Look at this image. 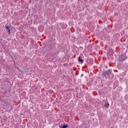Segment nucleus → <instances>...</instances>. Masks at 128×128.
I'll list each match as a JSON object with an SVG mask.
<instances>
[{"mask_svg": "<svg viewBox=\"0 0 128 128\" xmlns=\"http://www.w3.org/2000/svg\"><path fill=\"white\" fill-rule=\"evenodd\" d=\"M6 28L7 30H10V27H9L8 26H7L6 27Z\"/></svg>", "mask_w": 128, "mask_h": 128, "instance_id": "423d86ee", "label": "nucleus"}, {"mask_svg": "<svg viewBox=\"0 0 128 128\" xmlns=\"http://www.w3.org/2000/svg\"><path fill=\"white\" fill-rule=\"evenodd\" d=\"M126 57L124 56L121 55L119 57V60L120 62H124V60H126Z\"/></svg>", "mask_w": 128, "mask_h": 128, "instance_id": "f03ea898", "label": "nucleus"}, {"mask_svg": "<svg viewBox=\"0 0 128 128\" xmlns=\"http://www.w3.org/2000/svg\"><path fill=\"white\" fill-rule=\"evenodd\" d=\"M8 32H9V34H10V30H8Z\"/></svg>", "mask_w": 128, "mask_h": 128, "instance_id": "6e6552de", "label": "nucleus"}, {"mask_svg": "<svg viewBox=\"0 0 128 128\" xmlns=\"http://www.w3.org/2000/svg\"><path fill=\"white\" fill-rule=\"evenodd\" d=\"M83 76H84V74H82L81 76H80V77L82 78Z\"/></svg>", "mask_w": 128, "mask_h": 128, "instance_id": "0eeeda50", "label": "nucleus"}, {"mask_svg": "<svg viewBox=\"0 0 128 128\" xmlns=\"http://www.w3.org/2000/svg\"><path fill=\"white\" fill-rule=\"evenodd\" d=\"M78 62H84V60H82L80 58V56H79L78 58Z\"/></svg>", "mask_w": 128, "mask_h": 128, "instance_id": "39448f33", "label": "nucleus"}, {"mask_svg": "<svg viewBox=\"0 0 128 128\" xmlns=\"http://www.w3.org/2000/svg\"><path fill=\"white\" fill-rule=\"evenodd\" d=\"M108 106H110V104H108V102L106 103V104H104V106L105 108H108Z\"/></svg>", "mask_w": 128, "mask_h": 128, "instance_id": "7ed1b4c3", "label": "nucleus"}, {"mask_svg": "<svg viewBox=\"0 0 128 128\" xmlns=\"http://www.w3.org/2000/svg\"><path fill=\"white\" fill-rule=\"evenodd\" d=\"M110 74H112V70H106L104 73V76H110Z\"/></svg>", "mask_w": 128, "mask_h": 128, "instance_id": "f257e3e1", "label": "nucleus"}, {"mask_svg": "<svg viewBox=\"0 0 128 128\" xmlns=\"http://www.w3.org/2000/svg\"><path fill=\"white\" fill-rule=\"evenodd\" d=\"M68 128V124H64L62 126H61L60 128Z\"/></svg>", "mask_w": 128, "mask_h": 128, "instance_id": "20e7f679", "label": "nucleus"}]
</instances>
